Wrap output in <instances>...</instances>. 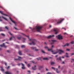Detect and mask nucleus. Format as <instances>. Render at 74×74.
<instances>
[{"label": "nucleus", "mask_w": 74, "mask_h": 74, "mask_svg": "<svg viewBox=\"0 0 74 74\" xmlns=\"http://www.w3.org/2000/svg\"><path fill=\"white\" fill-rule=\"evenodd\" d=\"M62 63L63 64H64V62L63 61Z\"/></svg>", "instance_id": "56"}, {"label": "nucleus", "mask_w": 74, "mask_h": 74, "mask_svg": "<svg viewBox=\"0 0 74 74\" xmlns=\"http://www.w3.org/2000/svg\"><path fill=\"white\" fill-rule=\"evenodd\" d=\"M59 52H60L59 53L60 54H62V53H64V51L60 49L58 50V51H56L55 50L51 51V52H52L53 54L54 55L56 54V53H58Z\"/></svg>", "instance_id": "2"}, {"label": "nucleus", "mask_w": 74, "mask_h": 74, "mask_svg": "<svg viewBox=\"0 0 74 74\" xmlns=\"http://www.w3.org/2000/svg\"><path fill=\"white\" fill-rule=\"evenodd\" d=\"M51 41L52 42H55L56 41V40H52Z\"/></svg>", "instance_id": "34"}, {"label": "nucleus", "mask_w": 74, "mask_h": 74, "mask_svg": "<svg viewBox=\"0 0 74 74\" xmlns=\"http://www.w3.org/2000/svg\"><path fill=\"white\" fill-rule=\"evenodd\" d=\"M1 70L2 71H4V70L3 69V67H1Z\"/></svg>", "instance_id": "23"}, {"label": "nucleus", "mask_w": 74, "mask_h": 74, "mask_svg": "<svg viewBox=\"0 0 74 74\" xmlns=\"http://www.w3.org/2000/svg\"><path fill=\"white\" fill-rule=\"evenodd\" d=\"M0 46L1 47H5V48H6V47H7V46L5 45L4 43H3V45H0Z\"/></svg>", "instance_id": "11"}, {"label": "nucleus", "mask_w": 74, "mask_h": 74, "mask_svg": "<svg viewBox=\"0 0 74 74\" xmlns=\"http://www.w3.org/2000/svg\"><path fill=\"white\" fill-rule=\"evenodd\" d=\"M29 41L32 42H31L29 43V45H35L36 44V42L37 41L36 40L34 39H29Z\"/></svg>", "instance_id": "3"}, {"label": "nucleus", "mask_w": 74, "mask_h": 74, "mask_svg": "<svg viewBox=\"0 0 74 74\" xmlns=\"http://www.w3.org/2000/svg\"><path fill=\"white\" fill-rule=\"evenodd\" d=\"M5 73L6 74H11V73L10 72L8 71L5 72Z\"/></svg>", "instance_id": "20"}, {"label": "nucleus", "mask_w": 74, "mask_h": 74, "mask_svg": "<svg viewBox=\"0 0 74 74\" xmlns=\"http://www.w3.org/2000/svg\"><path fill=\"white\" fill-rule=\"evenodd\" d=\"M12 37H11V38H10V40H12Z\"/></svg>", "instance_id": "38"}, {"label": "nucleus", "mask_w": 74, "mask_h": 74, "mask_svg": "<svg viewBox=\"0 0 74 74\" xmlns=\"http://www.w3.org/2000/svg\"><path fill=\"white\" fill-rule=\"evenodd\" d=\"M55 63L54 62H51V65H53V64H55Z\"/></svg>", "instance_id": "24"}, {"label": "nucleus", "mask_w": 74, "mask_h": 74, "mask_svg": "<svg viewBox=\"0 0 74 74\" xmlns=\"http://www.w3.org/2000/svg\"><path fill=\"white\" fill-rule=\"evenodd\" d=\"M0 21H2V20L0 19Z\"/></svg>", "instance_id": "64"}, {"label": "nucleus", "mask_w": 74, "mask_h": 74, "mask_svg": "<svg viewBox=\"0 0 74 74\" xmlns=\"http://www.w3.org/2000/svg\"><path fill=\"white\" fill-rule=\"evenodd\" d=\"M25 45H22L21 46V48H25Z\"/></svg>", "instance_id": "30"}, {"label": "nucleus", "mask_w": 74, "mask_h": 74, "mask_svg": "<svg viewBox=\"0 0 74 74\" xmlns=\"http://www.w3.org/2000/svg\"><path fill=\"white\" fill-rule=\"evenodd\" d=\"M22 59V57H18V59L19 60H21Z\"/></svg>", "instance_id": "22"}, {"label": "nucleus", "mask_w": 74, "mask_h": 74, "mask_svg": "<svg viewBox=\"0 0 74 74\" xmlns=\"http://www.w3.org/2000/svg\"><path fill=\"white\" fill-rule=\"evenodd\" d=\"M61 58H62V57H60L59 58H57V60H62L61 59Z\"/></svg>", "instance_id": "19"}, {"label": "nucleus", "mask_w": 74, "mask_h": 74, "mask_svg": "<svg viewBox=\"0 0 74 74\" xmlns=\"http://www.w3.org/2000/svg\"><path fill=\"white\" fill-rule=\"evenodd\" d=\"M58 55H56V57H58Z\"/></svg>", "instance_id": "55"}, {"label": "nucleus", "mask_w": 74, "mask_h": 74, "mask_svg": "<svg viewBox=\"0 0 74 74\" xmlns=\"http://www.w3.org/2000/svg\"><path fill=\"white\" fill-rule=\"evenodd\" d=\"M18 53L20 55H22V54L21 51L18 52Z\"/></svg>", "instance_id": "21"}, {"label": "nucleus", "mask_w": 74, "mask_h": 74, "mask_svg": "<svg viewBox=\"0 0 74 74\" xmlns=\"http://www.w3.org/2000/svg\"><path fill=\"white\" fill-rule=\"evenodd\" d=\"M1 35H2V36H5V35L4 34H1Z\"/></svg>", "instance_id": "32"}, {"label": "nucleus", "mask_w": 74, "mask_h": 74, "mask_svg": "<svg viewBox=\"0 0 74 74\" xmlns=\"http://www.w3.org/2000/svg\"><path fill=\"white\" fill-rule=\"evenodd\" d=\"M60 66H58V68H60Z\"/></svg>", "instance_id": "51"}, {"label": "nucleus", "mask_w": 74, "mask_h": 74, "mask_svg": "<svg viewBox=\"0 0 74 74\" xmlns=\"http://www.w3.org/2000/svg\"><path fill=\"white\" fill-rule=\"evenodd\" d=\"M14 29H16V30H17V29L16 28L14 27Z\"/></svg>", "instance_id": "54"}, {"label": "nucleus", "mask_w": 74, "mask_h": 74, "mask_svg": "<svg viewBox=\"0 0 74 74\" xmlns=\"http://www.w3.org/2000/svg\"><path fill=\"white\" fill-rule=\"evenodd\" d=\"M16 48H19V46H18L17 45H16Z\"/></svg>", "instance_id": "45"}, {"label": "nucleus", "mask_w": 74, "mask_h": 74, "mask_svg": "<svg viewBox=\"0 0 74 74\" xmlns=\"http://www.w3.org/2000/svg\"><path fill=\"white\" fill-rule=\"evenodd\" d=\"M5 66H7V63H5Z\"/></svg>", "instance_id": "50"}, {"label": "nucleus", "mask_w": 74, "mask_h": 74, "mask_svg": "<svg viewBox=\"0 0 74 74\" xmlns=\"http://www.w3.org/2000/svg\"><path fill=\"white\" fill-rule=\"evenodd\" d=\"M63 47H66V46H69V44L66 43L65 45L64 46H62Z\"/></svg>", "instance_id": "18"}, {"label": "nucleus", "mask_w": 74, "mask_h": 74, "mask_svg": "<svg viewBox=\"0 0 74 74\" xmlns=\"http://www.w3.org/2000/svg\"><path fill=\"white\" fill-rule=\"evenodd\" d=\"M53 44V42L51 43V44Z\"/></svg>", "instance_id": "60"}, {"label": "nucleus", "mask_w": 74, "mask_h": 74, "mask_svg": "<svg viewBox=\"0 0 74 74\" xmlns=\"http://www.w3.org/2000/svg\"><path fill=\"white\" fill-rule=\"evenodd\" d=\"M7 52H10V51H9V50H8V51H7Z\"/></svg>", "instance_id": "49"}, {"label": "nucleus", "mask_w": 74, "mask_h": 74, "mask_svg": "<svg viewBox=\"0 0 74 74\" xmlns=\"http://www.w3.org/2000/svg\"><path fill=\"white\" fill-rule=\"evenodd\" d=\"M27 66L28 67H30V64H28V65H27Z\"/></svg>", "instance_id": "37"}, {"label": "nucleus", "mask_w": 74, "mask_h": 74, "mask_svg": "<svg viewBox=\"0 0 74 74\" xmlns=\"http://www.w3.org/2000/svg\"><path fill=\"white\" fill-rule=\"evenodd\" d=\"M41 52H42V53H45V51H44L42 50H41Z\"/></svg>", "instance_id": "25"}, {"label": "nucleus", "mask_w": 74, "mask_h": 74, "mask_svg": "<svg viewBox=\"0 0 74 74\" xmlns=\"http://www.w3.org/2000/svg\"><path fill=\"white\" fill-rule=\"evenodd\" d=\"M28 72H29V73H30V71H28Z\"/></svg>", "instance_id": "62"}, {"label": "nucleus", "mask_w": 74, "mask_h": 74, "mask_svg": "<svg viewBox=\"0 0 74 74\" xmlns=\"http://www.w3.org/2000/svg\"><path fill=\"white\" fill-rule=\"evenodd\" d=\"M3 12L0 11V13H1V14L2 15H5V16H8V15L5 14L4 13H3Z\"/></svg>", "instance_id": "9"}, {"label": "nucleus", "mask_w": 74, "mask_h": 74, "mask_svg": "<svg viewBox=\"0 0 74 74\" xmlns=\"http://www.w3.org/2000/svg\"><path fill=\"white\" fill-rule=\"evenodd\" d=\"M53 47H54V46L53 45H52L51 47L52 48H53Z\"/></svg>", "instance_id": "47"}, {"label": "nucleus", "mask_w": 74, "mask_h": 74, "mask_svg": "<svg viewBox=\"0 0 74 74\" xmlns=\"http://www.w3.org/2000/svg\"><path fill=\"white\" fill-rule=\"evenodd\" d=\"M56 37H57L59 40H62V39H63V38L62 37V36L59 35L58 36H57Z\"/></svg>", "instance_id": "6"}, {"label": "nucleus", "mask_w": 74, "mask_h": 74, "mask_svg": "<svg viewBox=\"0 0 74 74\" xmlns=\"http://www.w3.org/2000/svg\"><path fill=\"white\" fill-rule=\"evenodd\" d=\"M36 59H37L38 60H41V57H39V58H36Z\"/></svg>", "instance_id": "26"}, {"label": "nucleus", "mask_w": 74, "mask_h": 74, "mask_svg": "<svg viewBox=\"0 0 74 74\" xmlns=\"http://www.w3.org/2000/svg\"><path fill=\"white\" fill-rule=\"evenodd\" d=\"M10 20L11 21L13 22V23H14L15 24V25H16V23H15V22L13 21L12 20V19L11 18V17H10Z\"/></svg>", "instance_id": "16"}, {"label": "nucleus", "mask_w": 74, "mask_h": 74, "mask_svg": "<svg viewBox=\"0 0 74 74\" xmlns=\"http://www.w3.org/2000/svg\"><path fill=\"white\" fill-rule=\"evenodd\" d=\"M2 28L0 27V32H1V31H2Z\"/></svg>", "instance_id": "36"}, {"label": "nucleus", "mask_w": 74, "mask_h": 74, "mask_svg": "<svg viewBox=\"0 0 74 74\" xmlns=\"http://www.w3.org/2000/svg\"><path fill=\"white\" fill-rule=\"evenodd\" d=\"M21 34H23V36H26V37H28V38L29 39V36H26V35H25V34H23V33H21Z\"/></svg>", "instance_id": "29"}, {"label": "nucleus", "mask_w": 74, "mask_h": 74, "mask_svg": "<svg viewBox=\"0 0 74 74\" xmlns=\"http://www.w3.org/2000/svg\"><path fill=\"white\" fill-rule=\"evenodd\" d=\"M67 34V33H65L64 34Z\"/></svg>", "instance_id": "58"}, {"label": "nucleus", "mask_w": 74, "mask_h": 74, "mask_svg": "<svg viewBox=\"0 0 74 74\" xmlns=\"http://www.w3.org/2000/svg\"><path fill=\"white\" fill-rule=\"evenodd\" d=\"M19 66L21 64L22 66V69H26V68H25V65L23 64V63H19L17 64Z\"/></svg>", "instance_id": "4"}, {"label": "nucleus", "mask_w": 74, "mask_h": 74, "mask_svg": "<svg viewBox=\"0 0 74 74\" xmlns=\"http://www.w3.org/2000/svg\"><path fill=\"white\" fill-rule=\"evenodd\" d=\"M41 73H43V72H44V70H42L41 71Z\"/></svg>", "instance_id": "33"}, {"label": "nucleus", "mask_w": 74, "mask_h": 74, "mask_svg": "<svg viewBox=\"0 0 74 74\" xmlns=\"http://www.w3.org/2000/svg\"><path fill=\"white\" fill-rule=\"evenodd\" d=\"M5 29H7V30H8V27H5Z\"/></svg>", "instance_id": "41"}, {"label": "nucleus", "mask_w": 74, "mask_h": 74, "mask_svg": "<svg viewBox=\"0 0 74 74\" xmlns=\"http://www.w3.org/2000/svg\"><path fill=\"white\" fill-rule=\"evenodd\" d=\"M14 60H18V59H15Z\"/></svg>", "instance_id": "43"}, {"label": "nucleus", "mask_w": 74, "mask_h": 74, "mask_svg": "<svg viewBox=\"0 0 74 74\" xmlns=\"http://www.w3.org/2000/svg\"><path fill=\"white\" fill-rule=\"evenodd\" d=\"M46 71H48V69L47 68H46Z\"/></svg>", "instance_id": "46"}, {"label": "nucleus", "mask_w": 74, "mask_h": 74, "mask_svg": "<svg viewBox=\"0 0 74 74\" xmlns=\"http://www.w3.org/2000/svg\"><path fill=\"white\" fill-rule=\"evenodd\" d=\"M65 56L66 58H69V56H68V55L66 56Z\"/></svg>", "instance_id": "42"}, {"label": "nucleus", "mask_w": 74, "mask_h": 74, "mask_svg": "<svg viewBox=\"0 0 74 74\" xmlns=\"http://www.w3.org/2000/svg\"><path fill=\"white\" fill-rule=\"evenodd\" d=\"M9 68H10V66H9L7 68V69H9Z\"/></svg>", "instance_id": "44"}, {"label": "nucleus", "mask_w": 74, "mask_h": 74, "mask_svg": "<svg viewBox=\"0 0 74 74\" xmlns=\"http://www.w3.org/2000/svg\"><path fill=\"white\" fill-rule=\"evenodd\" d=\"M42 68H43V66H40L38 67V69L40 70H41V69H42Z\"/></svg>", "instance_id": "14"}, {"label": "nucleus", "mask_w": 74, "mask_h": 74, "mask_svg": "<svg viewBox=\"0 0 74 74\" xmlns=\"http://www.w3.org/2000/svg\"><path fill=\"white\" fill-rule=\"evenodd\" d=\"M32 69L33 70H36L37 69V68H36V66L35 65L34 67H32Z\"/></svg>", "instance_id": "13"}, {"label": "nucleus", "mask_w": 74, "mask_h": 74, "mask_svg": "<svg viewBox=\"0 0 74 74\" xmlns=\"http://www.w3.org/2000/svg\"><path fill=\"white\" fill-rule=\"evenodd\" d=\"M47 74H52V73H51L48 72L47 73Z\"/></svg>", "instance_id": "35"}, {"label": "nucleus", "mask_w": 74, "mask_h": 74, "mask_svg": "<svg viewBox=\"0 0 74 74\" xmlns=\"http://www.w3.org/2000/svg\"><path fill=\"white\" fill-rule=\"evenodd\" d=\"M42 27L40 26H36L34 28L32 29V31L33 32H36V31L37 30V32H40V30H41V29Z\"/></svg>", "instance_id": "1"}, {"label": "nucleus", "mask_w": 74, "mask_h": 74, "mask_svg": "<svg viewBox=\"0 0 74 74\" xmlns=\"http://www.w3.org/2000/svg\"><path fill=\"white\" fill-rule=\"evenodd\" d=\"M43 60H48V58H43Z\"/></svg>", "instance_id": "27"}, {"label": "nucleus", "mask_w": 74, "mask_h": 74, "mask_svg": "<svg viewBox=\"0 0 74 74\" xmlns=\"http://www.w3.org/2000/svg\"><path fill=\"white\" fill-rule=\"evenodd\" d=\"M71 44H74V41H72L71 42Z\"/></svg>", "instance_id": "31"}, {"label": "nucleus", "mask_w": 74, "mask_h": 74, "mask_svg": "<svg viewBox=\"0 0 74 74\" xmlns=\"http://www.w3.org/2000/svg\"><path fill=\"white\" fill-rule=\"evenodd\" d=\"M45 48H47V49H48V51H51V50H52V49H49V48H48V47H45Z\"/></svg>", "instance_id": "15"}, {"label": "nucleus", "mask_w": 74, "mask_h": 74, "mask_svg": "<svg viewBox=\"0 0 74 74\" xmlns=\"http://www.w3.org/2000/svg\"><path fill=\"white\" fill-rule=\"evenodd\" d=\"M58 28H54L53 31L55 32V34H57L58 33Z\"/></svg>", "instance_id": "5"}, {"label": "nucleus", "mask_w": 74, "mask_h": 74, "mask_svg": "<svg viewBox=\"0 0 74 74\" xmlns=\"http://www.w3.org/2000/svg\"><path fill=\"white\" fill-rule=\"evenodd\" d=\"M64 19L63 18L60 21L58 22H57V24L58 25V24H60V23L61 22H62V21H63V20H64Z\"/></svg>", "instance_id": "10"}, {"label": "nucleus", "mask_w": 74, "mask_h": 74, "mask_svg": "<svg viewBox=\"0 0 74 74\" xmlns=\"http://www.w3.org/2000/svg\"><path fill=\"white\" fill-rule=\"evenodd\" d=\"M31 48L32 49H35L36 51H39V49H36V47H31Z\"/></svg>", "instance_id": "7"}, {"label": "nucleus", "mask_w": 74, "mask_h": 74, "mask_svg": "<svg viewBox=\"0 0 74 74\" xmlns=\"http://www.w3.org/2000/svg\"><path fill=\"white\" fill-rule=\"evenodd\" d=\"M66 55H68V54H68V53H66Z\"/></svg>", "instance_id": "59"}, {"label": "nucleus", "mask_w": 74, "mask_h": 74, "mask_svg": "<svg viewBox=\"0 0 74 74\" xmlns=\"http://www.w3.org/2000/svg\"><path fill=\"white\" fill-rule=\"evenodd\" d=\"M74 53H72L71 54V56H73V55H74Z\"/></svg>", "instance_id": "39"}, {"label": "nucleus", "mask_w": 74, "mask_h": 74, "mask_svg": "<svg viewBox=\"0 0 74 74\" xmlns=\"http://www.w3.org/2000/svg\"><path fill=\"white\" fill-rule=\"evenodd\" d=\"M54 37V35H53L52 36L50 35L49 36L47 37V38H51V37Z\"/></svg>", "instance_id": "12"}, {"label": "nucleus", "mask_w": 74, "mask_h": 74, "mask_svg": "<svg viewBox=\"0 0 74 74\" xmlns=\"http://www.w3.org/2000/svg\"><path fill=\"white\" fill-rule=\"evenodd\" d=\"M9 33H10V35H12V34H11V32H9Z\"/></svg>", "instance_id": "53"}, {"label": "nucleus", "mask_w": 74, "mask_h": 74, "mask_svg": "<svg viewBox=\"0 0 74 74\" xmlns=\"http://www.w3.org/2000/svg\"><path fill=\"white\" fill-rule=\"evenodd\" d=\"M23 38L24 39V40H25V38Z\"/></svg>", "instance_id": "57"}, {"label": "nucleus", "mask_w": 74, "mask_h": 74, "mask_svg": "<svg viewBox=\"0 0 74 74\" xmlns=\"http://www.w3.org/2000/svg\"><path fill=\"white\" fill-rule=\"evenodd\" d=\"M51 68L52 69H53L55 71H56V72L57 73H59V72L58 71V69H55V68L53 67H52Z\"/></svg>", "instance_id": "8"}, {"label": "nucleus", "mask_w": 74, "mask_h": 74, "mask_svg": "<svg viewBox=\"0 0 74 74\" xmlns=\"http://www.w3.org/2000/svg\"><path fill=\"white\" fill-rule=\"evenodd\" d=\"M70 49H66V50L68 51H70Z\"/></svg>", "instance_id": "40"}, {"label": "nucleus", "mask_w": 74, "mask_h": 74, "mask_svg": "<svg viewBox=\"0 0 74 74\" xmlns=\"http://www.w3.org/2000/svg\"><path fill=\"white\" fill-rule=\"evenodd\" d=\"M25 64H27V62H25Z\"/></svg>", "instance_id": "61"}, {"label": "nucleus", "mask_w": 74, "mask_h": 74, "mask_svg": "<svg viewBox=\"0 0 74 74\" xmlns=\"http://www.w3.org/2000/svg\"><path fill=\"white\" fill-rule=\"evenodd\" d=\"M20 37L18 36L17 37V38L18 40H21V38H22V36L21 35H20Z\"/></svg>", "instance_id": "17"}, {"label": "nucleus", "mask_w": 74, "mask_h": 74, "mask_svg": "<svg viewBox=\"0 0 74 74\" xmlns=\"http://www.w3.org/2000/svg\"><path fill=\"white\" fill-rule=\"evenodd\" d=\"M49 27H51V25L49 26Z\"/></svg>", "instance_id": "63"}, {"label": "nucleus", "mask_w": 74, "mask_h": 74, "mask_svg": "<svg viewBox=\"0 0 74 74\" xmlns=\"http://www.w3.org/2000/svg\"><path fill=\"white\" fill-rule=\"evenodd\" d=\"M0 8H3V7H2V6H0Z\"/></svg>", "instance_id": "52"}, {"label": "nucleus", "mask_w": 74, "mask_h": 74, "mask_svg": "<svg viewBox=\"0 0 74 74\" xmlns=\"http://www.w3.org/2000/svg\"><path fill=\"white\" fill-rule=\"evenodd\" d=\"M62 29H64V30H66V29L65 28H62Z\"/></svg>", "instance_id": "48"}, {"label": "nucleus", "mask_w": 74, "mask_h": 74, "mask_svg": "<svg viewBox=\"0 0 74 74\" xmlns=\"http://www.w3.org/2000/svg\"><path fill=\"white\" fill-rule=\"evenodd\" d=\"M2 18H3V19H5V21H8V20L7 19L5 18V17H4L3 16H2Z\"/></svg>", "instance_id": "28"}]
</instances>
